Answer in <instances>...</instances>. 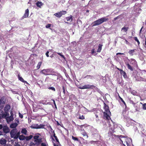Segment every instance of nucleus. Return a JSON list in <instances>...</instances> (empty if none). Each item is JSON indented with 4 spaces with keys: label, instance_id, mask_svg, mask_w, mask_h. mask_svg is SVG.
Instances as JSON below:
<instances>
[{
    "label": "nucleus",
    "instance_id": "nucleus-34",
    "mask_svg": "<svg viewBox=\"0 0 146 146\" xmlns=\"http://www.w3.org/2000/svg\"><path fill=\"white\" fill-rule=\"evenodd\" d=\"M41 64L42 62H38L37 65L36 66V68H37V69H38L40 68Z\"/></svg>",
    "mask_w": 146,
    "mask_h": 146
},
{
    "label": "nucleus",
    "instance_id": "nucleus-23",
    "mask_svg": "<svg viewBox=\"0 0 146 146\" xmlns=\"http://www.w3.org/2000/svg\"><path fill=\"white\" fill-rule=\"evenodd\" d=\"M31 127L33 129H39L38 125V124H34L31 126Z\"/></svg>",
    "mask_w": 146,
    "mask_h": 146
},
{
    "label": "nucleus",
    "instance_id": "nucleus-26",
    "mask_svg": "<svg viewBox=\"0 0 146 146\" xmlns=\"http://www.w3.org/2000/svg\"><path fill=\"white\" fill-rule=\"evenodd\" d=\"M65 18L67 21H72L73 20L72 16V15H70V17H66Z\"/></svg>",
    "mask_w": 146,
    "mask_h": 146
},
{
    "label": "nucleus",
    "instance_id": "nucleus-20",
    "mask_svg": "<svg viewBox=\"0 0 146 146\" xmlns=\"http://www.w3.org/2000/svg\"><path fill=\"white\" fill-rule=\"evenodd\" d=\"M6 142V139L3 138H2L0 140V144L2 145L5 144Z\"/></svg>",
    "mask_w": 146,
    "mask_h": 146
},
{
    "label": "nucleus",
    "instance_id": "nucleus-32",
    "mask_svg": "<svg viewBox=\"0 0 146 146\" xmlns=\"http://www.w3.org/2000/svg\"><path fill=\"white\" fill-rule=\"evenodd\" d=\"M119 98L121 100V102L123 103L124 104L125 106V107H126L127 106L126 105V104L125 102V101L123 100V99L119 96H118Z\"/></svg>",
    "mask_w": 146,
    "mask_h": 146
},
{
    "label": "nucleus",
    "instance_id": "nucleus-36",
    "mask_svg": "<svg viewBox=\"0 0 146 146\" xmlns=\"http://www.w3.org/2000/svg\"><path fill=\"white\" fill-rule=\"evenodd\" d=\"M48 89L49 90H51L54 91H56L55 88L53 87H49L48 88Z\"/></svg>",
    "mask_w": 146,
    "mask_h": 146
},
{
    "label": "nucleus",
    "instance_id": "nucleus-54",
    "mask_svg": "<svg viewBox=\"0 0 146 146\" xmlns=\"http://www.w3.org/2000/svg\"><path fill=\"white\" fill-rule=\"evenodd\" d=\"M3 126L2 124H0V130L2 129Z\"/></svg>",
    "mask_w": 146,
    "mask_h": 146
},
{
    "label": "nucleus",
    "instance_id": "nucleus-8",
    "mask_svg": "<svg viewBox=\"0 0 146 146\" xmlns=\"http://www.w3.org/2000/svg\"><path fill=\"white\" fill-rule=\"evenodd\" d=\"M10 114V116H9L8 118H7V121H8L10 122L14 120V114L12 111L11 112Z\"/></svg>",
    "mask_w": 146,
    "mask_h": 146
},
{
    "label": "nucleus",
    "instance_id": "nucleus-22",
    "mask_svg": "<svg viewBox=\"0 0 146 146\" xmlns=\"http://www.w3.org/2000/svg\"><path fill=\"white\" fill-rule=\"evenodd\" d=\"M121 74V75H123L124 78H125L127 79L128 78L126 73L124 71H123Z\"/></svg>",
    "mask_w": 146,
    "mask_h": 146
},
{
    "label": "nucleus",
    "instance_id": "nucleus-56",
    "mask_svg": "<svg viewBox=\"0 0 146 146\" xmlns=\"http://www.w3.org/2000/svg\"><path fill=\"white\" fill-rule=\"evenodd\" d=\"M52 100L53 101L54 104V105H55L56 103L55 101V100H54L52 99Z\"/></svg>",
    "mask_w": 146,
    "mask_h": 146
},
{
    "label": "nucleus",
    "instance_id": "nucleus-27",
    "mask_svg": "<svg viewBox=\"0 0 146 146\" xmlns=\"http://www.w3.org/2000/svg\"><path fill=\"white\" fill-rule=\"evenodd\" d=\"M83 131H84L81 133L84 136H86V138H88V134H87V133L84 131V129Z\"/></svg>",
    "mask_w": 146,
    "mask_h": 146
},
{
    "label": "nucleus",
    "instance_id": "nucleus-25",
    "mask_svg": "<svg viewBox=\"0 0 146 146\" xmlns=\"http://www.w3.org/2000/svg\"><path fill=\"white\" fill-rule=\"evenodd\" d=\"M18 138L20 140H23L25 139V136L23 135H19Z\"/></svg>",
    "mask_w": 146,
    "mask_h": 146
},
{
    "label": "nucleus",
    "instance_id": "nucleus-44",
    "mask_svg": "<svg viewBox=\"0 0 146 146\" xmlns=\"http://www.w3.org/2000/svg\"><path fill=\"white\" fill-rule=\"evenodd\" d=\"M123 137H124V136L121 135H120L119 136V139H120V141L122 142V143H123V141L121 140V138H123Z\"/></svg>",
    "mask_w": 146,
    "mask_h": 146
},
{
    "label": "nucleus",
    "instance_id": "nucleus-10",
    "mask_svg": "<svg viewBox=\"0 0 146 146\" xmlns=\"http://www.w3.org/2000/svg\"><path fill=\"white\" fill-rule=\"evenodd\" d=\"M6 99L5 97L3 96L0 98V105L1 104H5Z\"/></svg>",
    "mask_w": 146,
    "mask_h": 146
},
{
    "label": "nucleus",
    "instance_id": "nucleus-51",
    "mask_svg": "<svg viewBox=\"0 0 146 146\" xmlns=\"http://www.w3.org/2000/svg\"><path fill=\"white\" fill-rule=\"evenodd\" d=\"M41 145L42 146H46V145L44 143H42L41 144Z\"/></svg>",
    "mask_w": 146,
    "mask_h": 146
},
{
    "label": "nucleus",
    "instance_id": "nucleus-62",
    "mask_svg": "<svg viewBox=\"0 0 146 146\" xmlns=\"http://www.w3.org/2000/svg\"><path fill=\"white\" fill-rule=\"evenodd\" d=\"M95 116L96 117H98V115H97V114H96L95 115Z\"/></svg>",
    "mask_w": 146,
    "mask_h": 146
},
{
    "label": "nucleus",
    "instance_id": "nucleus-28",
    "mask_svg": "<svg viewBox=\"0 0 146 146\" xmlns=\"http://www.w3.org/2000/svg\"><path fill=\"white\" fill-rule=\"evenodd\" d=\"M21 132L22 133L26 135L27 134V131L26 128H23L22 129Z\"/></svg>",
    "mask_w": 146,
    "mask_h": 146
},
{
    "label": "nucleus",
    "instance_id": "nucleus-3",
    "mask_svg": "<svg viewBox=\"0 0 146 146\" xmlns=\"http://www.w3.org/2000/svg\"><path fill=\"white\" fill-rule=\"evenodd\" d=\"M78 88L80 89H93L94 88H96V86L94 85H90L89 84L85 85L83 86H80L79 85L78 87Z\"/></svg>",
    "mask_w": 146,
    "mask_h": 146
},
{
    "label": "nucleus",
    "instance_id": "nucleus-43",
    "mask_svg": "<svg viewBox=\"0 0 146 146\" xmlns=\"http://www.w3.org/2000/svg\"><path fill=\"white\" fill-rule=\"evenodd\" d=\"M39 135H35L34 137V138L35 139V140H36L38 139L39 138Z\"/></svg>",
    "mask_w": 146,
    "mask_h": 146
},
{
    "label": "nucleus",
    "instance_id": "nucleus-58",
    "mask_svg": "<svg viewBox=\"0 0 146 146\" xmlns=\"http://www.w3.org/2000/svg\"><path fill=\"white\" fill-rule=\"evenodd\" d=\"M88 76L92 77V76H91V75H87L85 77V78H87V77H88Z\"/></svg>",
    "mask_w": 146,
    "mask_h": 146
},
{
    "label": "nucleus",
    "instance_id": "nucleus-60",
    "mask_svg": "<svg viewBox=\"0 0 146 146\" xmlns=\"http://www.w3.org/2000/svg\"><path fill=\"white\" fill-rule=\"evenodd\" d=\"M53 133H53V137H54V136H56V134H55V133H54V131Z\"/></svg>",
    "mask_w": 146,
    "mask_h": 146
},
{
    "label": "nucleus",
    "instance_id": "nucleus-31",
    "mask_svg": "<svg viewBox=\"0 0 146 146\" xmlns=\"http://www.w3.org/2000/svg\"><path fill=\"white\" fill-rule=\"evenodd\" d=\"M134 39L135 41L137 42V44H138V46H139V45L140 43V42H139L138 39L137 37H134Z\"/></svg>",
    "mask_w": 146,
    "mask_h": 146
},
{
    "label": "nucleus",
    "instance_id": "nucleus-33",
    "mask_svg": "<svg viewBox=\"0 0 146 146\" xmlns=\"http://www.w3.org/2000/svg\"><path fill=\"white\" fill-rule=\"evenodd\" d=\"M39 127H38L39 129H43L44 128V127L45 126V125L40 124V125H38Z\"/></svg>",
    "mask_w": 146,
    "mask_h": 146
},
{
    "label": "nucleus",
    "instance_id": "nucleus-19",
    "mask_svg": "<svg viewBox=\"0 0 146 146\" xmlns=\"http://www.w3.org/2000/svg\"><path fill=\"white\" fill-rule=\"evenodd\" d=\"M18 78L19 79V80H20L22 82L26 83H27V82L26 81H25L24 80V79L21 76H20V75L19 74H18Z\"/></svg>",
    "mask_w": 146,
    "mask_h": 146
},
{
    "label": "nucleus",
    "instance_id": "nucleus-57",
    "mask_svg": "<svg viewBox=\"0 0 146 146\" xmlns=\"http://www.w3.org/2000/svg\"><path fill=\"white\" fill-rule=\"evenodd\" d=\"M3 135V132L1 131H0V135Z\"/></svg>",
    "mask_w": 146,
    "mask_h": 146
},
{
    "label": "nucleus",
    "instance_id": "nucleus-17",
    "mask_svg": "<svg viewBox=\"0 0 146 146\" xmlns=\"http://www.w3.org/2000/svg\"><path fill=\"white\" fill-rule=\"evenodd\" d=\"M18 125V123H11L10 126V127L11 128H16V127Z\"/></svg>",
    "mask_w": 146,
    "mask_h": 146
},
{
    "label": "nucleus",
    "instance_id": "nucleus-5",
    "mask_svg": "<svg viewBox=\"0 0 146 146\" xmlns=\"http://www.w3.org/2000/svg\"><path fill=\"white\" fill-rule=\"evenodd\" d=\"M66 13V12L64 11H62L58 13H56L54 15L56 17L60 18L61 17L62 15H64Z\"/></svg>",
    "mask_w": 146,
    "mask_h": 146
},
{
    "label": "nucleus",
    "instance_id": "nucleus-48",
    "mask_svg": "<svg viewBox=\"0 0 146 146\" xmlns=\"http://www.w3.org/2000/svg\"><path fill=\"white\" fill-rule=\"evenodd\" d=\"M49 53V52L48 51H47L46 52V56L47 57H49V55H48V54Z\"/></svg>",
    "mask_w": 146,
    "mask_h": 146
},
{
    "label": "nucleus",
    "instance_id": "nucleus-38",
    "mask_svg": "<svg viewBox=\"0 0 146 146\" xmlns=\"http://www.w3.org/2000/svg\"><path fill=\"white\" fill-rule=\"evenodd\" d=\"M78 118L80 119L83 120L85 119L84 116L83 115H82L81 116H80Z\"/></svg>",
    "mask_w": 146,
    "mask_h": 146
},
{
    "label": "nucleus",
    "instance_id": "nucleus-14",
    "mask_svg": "<svg viewBox=\"0 0 146 146\" xmlns=\"http://www.w3.org/2000/svg\"><path fill=\"white\" fill-rule=\"evenodd\" d=\"M11 106L9 104L6 105L4 108V111L5 112L8 113L9 110L10 109Z\"/></svg>",
    "mask_w": 146,
    "mask_h": 146
},
{
    "label": "nucleus",
    "instance_id": "nucleus-35",
    "mask_svg": "<svg viewBox=\"0 0 146 146\" xmlns=\"http://www.w3.org/2000/svg\"><path fill=\"white\" fill-rule=\"evenodd\" d=\"M72 139L74 141H79V139L78 138L74 137L73 136H72Z\"/></svg>",
    "mask_w": 146,
    "mask_h": 146
},
{
    "label": "nucleus",
    "instance_id": "nucleus-18",
    "mask_svg": "<svg viewBox=\"0 0 146 146\" xmlns=\"http://www.w3.org/2000/svg\"><path fill=\"white\" fill-rule=\"evenodd\" d=\"M34 141L36 144H37L38 145H39L40 144L41 142L42 141V139H37L35 140Z\"/></svg>",
    "mask_w": 146,
    "mask_h": 146
},
{
    "label": "nucleus",
    "instance_id": "nucleus-59",
    "mask_svg": "<svg viewBox=\"0 0 146 146\" xmlns=\"http://www.w3.org/2000/svg\"><path fill=\"white\" fill-rule=\"evenodd\" d=\"M54 146H59L58 145H58H56V144L55 143H54Z\"/></svg>",
    "mask_w": 146,
    "mask_h": 146
},
{
    "label": "nucleus",
    "instance_id": "nucleus-55",
    "mask_svg": "<svg viewBox=\"0 0 146 146\" xmlns=\"http://www.w3.org/2000/svg\"><path fill=\"white\" fill-rule=\"evenodd\" d=\"M126 143L127 146H130V144L127 141H126Z\"/></svg>",
    "mask_w": 146,
    "mask_h": 146
},
{
    "label": "nucleus",
    "instance_id": "nucleus-50",
    "mask_svg": "<svg viewBox=\"0 0 146 146\" xmlns=\"http://www.w3.org/2000/svg\"><path fill=\"white\" fill-rule=\"evenodd\" d=\"M15 122H17V123H19V119H15Z\"/></svg>",
    "mask_w": 146,
    "mask_h": 146
},
{
    "label": "nucleus",
    "instance_id": "nucleus-46",
    "mask_svg": "<svg viewBox=\"0 0 146 146\" xmlns=\"http://www.w3.org/2000/svg\"><path fill=\"white\" fill-rule=\"evenodd\" d=\"M95 52V49H93L91 50V54H93Z\"/></svg>",
    "mask_w": 146,
    "mask_h": 146
},
{
    "label": "nucleus",
    "instance_id": "nucleus-64",
    "mask_svg": "<svg viewBox=\"0 0 146 146\" xmlns=\"http://www.w3.org/2000/svg\"><path fill=\"white\" fill-rule=\"evenodd\" d=\"M145 45H146V39H145Z\"/></svg>",
    "mask_w": 146,
    "mask_h": 146
},
{
    "label": "nucleus",
    "instance_id": "nucleus-13",
    "mask_svg": "<svg viewBox=\"0 0 146 146\" xmlns=\"http://www.w3.org/2000/svg\"><path fill=\"white\" fill-rule=\"evenodd\" d=\"M104 108L105 111V112H108L110 113L108 106L104 102Z\"/></svg>",
    "mask_w": 146,
    "mask_h": 146
},
{
    "label": "nucleus",
    "instance_id": "nucleus-47",
    "mask_svg": "<svg viewBox=\"0 0 146 146\" xmlns=\"http://www.w3.org/2000/svg\"><path fill=\"white\" fill-rule=\"evenodd\" d=\"M117 68V69L118 70H119L120 71V74H121L122 72L123 71V70H122L119 69L118 68Z\"/></svg>",
    "mask_w": 146,
    "mask_h": 146
},
{
    "label": "nucleus",
    "instance_id": "nucleus-30",
    "mask_svg": "<svg viewBox=\"0 0 146 146\" xmlns=\"http://www.w3.org/2000/svg\"><path fill=\"white\" fill-rule=\"evenodd\" d=\"M33 137V136L32 135H30L29 136H26L25 137V139L26 140L28 141L30 139H31Z\"/></svg>",
    "mask_w": 146,
    "mask_h": 146
},
{
    "label": "nucleus",
    "instance_id": "nucleus-40",
    "mask_svg": "<svg viewBox=\"0 0 146 146\" xmlns=\"http://www.w3.org/2000/svg\"><path fill=\"white\" fill-rule=\"evenodd\" d=\"M143 109L144 110H146V103L143 104Z\"/></svg>",
    "mask_w": 146,
    "mask_h": 146
},
{
    "label": "nucleus",
    "instance_id": "nucleus-45",
    "mask_svg": "<svg viewBox=\"0 0 146 146\" xmlns=\"http://www.w3.org/2000/svg\"><path fill=\"white\" fill-rule=\"evenodd\" d=\"M19 114L20 117L21 118H22L23 117V115L22 114L19 112Z\"/></svg>",
    "mask_w": 146,
    "mask_h": 146
},
{
    "label": "nucleus",
    "instance_id": "nucleus-7",
    "mask_svg": "<svg viewBox=\"0 0 146 146\" xmlns=\"http://www.w3.org/2000/svg\"><path fill=\"white\" fill-rule=\"evenodd\" d=\"M3 130L5 133H7L9 132L10 129L9 128L7 125H4L2 128Z\"/></svg>",
    "mask_w": 146,
    "mask_h": 146
},
{
    "label": "nucleus",
    "instance_id": "nucleus-52",
    "mask_svg": "<svg viewBox=\"0 0 146 146\" xmlns=\"http://www.w3.org/2000/svg\"><path fill=\"white\" fill-rule=\"evenodd\" d=\"M118 54L123 55V54H124L123 53H120V52H119V53H117L116 54L117 55H118Z\"/></svg>",
    "mask_w": 146,
    "mask_h": 146
},
{
    "label": "nucleus",
    "instance_id": "nucleus-63",
    "mask_svg": "<svg viewBox=\"0 0 146 146\" xmlns=\"http://www.w3.org/2000/svg\"><path fill=\"white\" fill-rule=\"evenodd\" d=\"M54 138H55V139H57L58 138L57 137V136H54Z\"/></svg>",
    "mask_w": 146,
    "mask_h": 146
},
{
    "label": "nucleus",
    "instance_id": "nucleus-61",
    "mask_svg": "<svg viewBox=\"0 0 146 146\" xmlns=\"http://www.w3.org/2000/svg\"><path fill=\"white\" fill-rule=\"evenodd\" d=\"M53 56H53V54H52V55H51L50 56V57H51V58H52V57H53Z\"/></svg>",
    "mask_w": 146,
    "mask_h": 146
},
{
    "label": "nucleus",
    "instance_id": "nucleus-2",
    "mask_svg": "<svg viewBox=\"0 0 146 146\" xmlns=\"http://www.w3.org/2000/svg\"><path fill=\"white\" fill-rule=\"evenodd\" d=\"M20 134V132L18 131L17 128L13 129L10 132L11 137L15 139H17L18 138Z\"/></svg>",
    "mask_w": 146,
    "mask_h": 146
},
{
    "label": "nucleus",
    "instance_id": "nucleus-37",
    "mask_svg": "<svg viewBox=\"0 0 146 146\" xmlns=\"http://www.w3.org/2000/svg\"><path fill=\"white\" fill-rule=\"evenodd\" d=\"M135 49H133V50H129V51L128 52L130 54H133L134 52L135 51Z\"/></svg>",
    "mask_w": 146,
    "mask_h": 146
},
{
    "label": "nucleus",
    "instance_id": "nucleus-42",
    "mask_svg": "<svg viewBox=\"0 0 146 146\" xmlns=\"http://www.w3.org/2000/svg\"><path fill=\"white\" fill-rule=\"evenodd\" d=\"M57 54L58 55H59L61 57H62V58H63L64 59H65V57H64V56L61 53H57Z\"/></svg>",
    "mask_w": 146,
    "mask_h": 146
},
{
    "label": "nucleus",
    "instance_id": "nucleus-53",
    "mask_svg": "<svg viewBox=\"0 0 146 146\" xmlns=\"http://www.w3.org/2000/svg\"><path fill=\"white\" fill-rule=\"evenodd\" d=\"M119 18V16H118L115 18L114 19V20H116L117 19Z\"/></svg>",
    "mask_w": 146,
    "mask_h": 146
},
{
    "label": "nucleus",
    "instance_id": "nucleus-41",
    "mask_svg": "<svg viewBox=\"0 0 146 146\" xmlns=\"http://www.w3.org/2000/svg\"><path fill=\"white\" fill-rule=\"evenodd\" d=\"M51 26V24H48L47 25H46L45 26V27L46 28H49Z\"/></svg>",
    "mask_w": 146,
    "mask_h": 146
},
{
    "label": "nucleus",
    "instance_id": "nucleus-15",
    "mask_svg": "<svg viewBox=\"0 0 146 146\" xmlns=\"http://www.w3.org/2000/svg\"><path fill=\"white\" fill-rule=\"evenodd\" d=\"M9 115V114L8 113L5 112L2 115V117L3 118L6 119L8 118Z\"/></svg>",
    "mask_w": 146,
    "mask_h": 146
},
{
    "label": "nucleus",
    "instance_id": "nucleus-11",
    "mask_svg": "<svg viewBox=\"0 0 146 146\" xmlns=\"http://www.w3.org/2000/svg\"><path fill=\"white\" fill-rule=\"evenodd\" d=\"M125 65L127 66L128 69L130 70L131 71H133V66L130 64L129 63L126 62L125 63Z\"/></svg>",
    "mask_w": 146,
    "mask_h": 146
},
{
    "label": "nucleus",
    "instance_id": "nucleus-9",
    "mask_svg": "<svg viewBox=\"0 0 146 146\" xmlns=\"http://www.w3.org/2000/svg\"><path fill=\"white\" fill-rule=\"evenodd\" d=\"M135 78L136 80L138 81H144L146 82V79L142 78L141 77H138L137 76H135Z\"/></svg>",
    "mask_w": 146,
    "mask_h": 146
},
{
    "label": "nucleus",
    "instance_id": "nucleus-49",
    "mask_svg": "<svg viewBox=\"0 0 146 146\" xmlns=\"http://www.w3.org/2000/svg\"><path fill=\"white\" fill-rule=\"evenodd\" d=\"M56 142L58 144H60V142H59V140H58V138L56 139Z\"/></svg>",
    "mask_w": 146,
    "mask_h": 146
},
{
    "label": "nucleus",
    "instance_id": "nucleus-4",
    "mask_svg": "<svg viewBox=\"0 0 146 146\" xmlns=\"http://www.w3.org/2000/svg\"><path fill=\"white\" fill-rule=\"evenodd\" d=\"M51 72L50 69H44L40 72V74H42L45 75L50 74Z\"/></svg>",
    "mask_w": 146,
    "mask_h": 146
},
{
    "label": "nucleus",
    "instance_id": "nucleus-39",
    "mask_svg": "<svg viewBox=\"0 0 146 146\" xmlns=\"http://www.w3.org/2000/svg\"><path fill=\"white\" fill-rule=\"evenodd\" d=\"M62 87L63 90V92L64 94H65V87L64 85L62 86Z\"/></svg>",
    "mask_w": 146,
    "mask_h": 146
},
{
    "label": "nucleus",
    "instance_id": "nucleus-1",
    "mask_svg": "<svg viewBox=\"0 0 146 146\" xmlns=\"http://www.w3.org/2000/svg\"><path fill=\"white\" fill-rule=\"evenodd\" d=\"M109 19L106 17L101 18L100 19L95 21L92 23V26H94L99 25L104 22L108 21Z\"/></svg>",
    "mask_w": 146,
    "mask_h": 146
},
{
    "label": "nucleus",
    "instance_id": "nucleus-12",
    "mask_svg": "<svg viewBox=\"0 0 146 146\" xmlns=\"http://www.w3.org/2000/svg\"><path fill=\"white\" fill-rule=\"evenodd\" d=\"M29 15V10L28 9H26L25 11V13L22 17L23 19L28 17Z\"/></svg>",
    "mask_w": 146,
    "mask_h": 146
},
{
    "label": "nucleus",
    "instance_id": "nucleus-21",
    "mask_svg": "<svg viewBox=\"0 0 146 146\" xmlns=\"http://www.w3.org/2000/svg\"><path fill=\"white\" fill-rule=\"evenodd\" d=\"M103 45L101 44H99L98 46V48L97 50V52H100L102 49V46Z\"/></svg>",
    "mask_w": 146,
    "mask_h": 146
},
{
    "label": "nucleus",
    "instance_id": "nucleus-29",
    "mask_svg": "<svg viewBox=\"0 0 146 146\" xmlns=\"http://www.w3.org/2000/svg\"><path fill=\"white\" fill-rule=\"evenodd\" d=\"M129 29L128 27H124L121 29V31H123L126 32L127 30L128 29Z\"/></svg>",
    "mask_w": 146,
    "mask_h": 146
},
{
    "label": "nucleus",
    "instance_id": "nucleus-24",
    "mask_svg": "<svg viewBox=\"0 0 146 146\" xmlns=\"http://www.w3.org/2000/svg\"><path fill=\"white\" fill-rule=\"evenodd\" d=\"M36 5L37 7L40 8L41 6L43 5V3L41 2L38 1L36 3Z\"/></svg>",
    "mask_w": 146,
    "mask_h": 146
},
{
    "label": "nucleus",
    "instance_id": "nucleus-6",
    "mask_svg": "<svg viewBox=\"0 0 146 146\" xmlns=\"http://www.w3.org/2000/svg\"><path fill=\"white\" fill-rule=\"evenodd\" d=\"M111 113H110L108 112H104V116L105 119L108 120H109L111 119V118L110 116V114L111 115Z\"/></svg>",
    "mask_w": 146,
    "mask_h": 146
},
{
    "label": "nucleus",
    "instance_id": "nucleus-16",
    "mask_svg": "<svg viewBox=\"0 0 146 146\" xmlns=\"http://www.w3.org/2000/svg\"><path fill=\"white\" fill-rule=\"evenodd\" d=\"M136 61L134 59H131L130 61L129 64L133 66H135L136 64Z\"/></svg>",
    "mask_w": 146,
    "mask_h": 146
}]
</instances>
